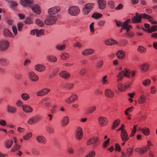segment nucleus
I'll return each instance as SVG.
<instances>
[{
    "label": "nucleus",
    "instance_id": "nucleus-3",
    "mask_svg": "<svg viewBox=\"0 0 157 157\" xmlns=\"http://www.w3.org/2000/svg\"><path fill=\"white\" fill-rule=\"evenodd\" d=\"M94 4L89 3L86 4L82 9L83 14L84 15L87 14L94 7Z\"/></svg>",
    "mask_w": 157,
    "mask_h": 157
},
{
    "label": "nucleus",
    "instance_id": "nucleus-44",
    "mask_svg": "<svg viewBox=\"0 0 157 157\" xmlns=\"http://www.w3.org/2000/svg\"><path fill=\"white\" fill-rule=\"evenodd\" d=\"M138 51L141 53H144L146 52V49L142 46H140L138 48Z\"/></svg>",
    "mask_w": 157,
    "mask_h": 157
},
{
    "label": "nucleus",
    "instance_id": "nucleus-30",
    "mask_svg": "<svg viewBox=\"0 0 157 157\" xmlns=\"http://www.w3.org/2000/svg\"><path fill=\"white\" fill-rule=\"evenodd\" d=\"M95 51L93 49H90L85 50L82 52V54L85 56H87L92 54L94 53Z\"/></svg>",
    "mask_w": 157,
    "mask_h": 157
},
{
    "label": "nucleus",
    "instance_id": "nucleus-42",
    "mask_svg": "<svg viewBox=\"0 0 157 157\" xmlns=\"http://www.w3.org/2000/svg\"><path fill=\"white\" fill-rule=\"evenodd\" d=\"M20 147H21V146L20 145H18V144H16L14 145L13 147L11 149V152H15L19 150L20 148Z\"/></svg>",
    "mask_w": 157,
    "mask_h": 157
},
{
    "label": "nucleus",
    "instance_id": "nucleus-6",
    "mask_svg": "<svg viewBox=\"0 0 157 157\" xmlns=\"http://www.w3.org/2000/svg\"><path fill=\"white\" fill-rule=\"evenodd\" d=\"M56 17L55 16H49L44 21V23L47 25H51L56 23Z\"/></svg>",
    "mask_w": 157,
    "mask_h": 157
},
{
    "label": "nucleus",
    "instance_id": "nucleus-18",
    "mask_svg": "<svg viewBox=\"0 0 157 157\" xmlns=\"http://www.w3.org/2000/svg\"><path fill=\"white\" fill-rule=\"evenodd\" d=\"M50 91V89H44L37 92L36 93V95L39 96H42L47 94Z\"/></svg>",
    "mask_w": 157,
    "mask_h": 157
},
{
    "label": "nucleus",
    "instance_id": "nucleus-5",
    "mask_svg": "<svg viewBox=\"0 0 157 157\" xmlns=\"http://www.w3.org/2000/svg\"><path fill=\"white\" fill-rule=\"evenodd\" d=\"M128 77V71L127 70L124 69L122 71L119 72L118 74L117 77V81L120 82L122 81L124 77Z\"/></svg>",
    "mask_w": 157,
    "mask_h": 157
},
{
    "label": "nucleus",
    "instance_id": "nucleus-52",
    "mask_svg": "<svg viewBox=\"0 0 157 157\" xmlns=\"http://www.w3.org/2000/svg\"><path fill=\"white\" fill-rule=\"evenodd\" d=\"M47 59L48 60L51 62H55L57 60L56 58L52 56H48Z\"/></svg>",
    "mask_w": 157,
    "mask_h": 157
},
{
    "label": "nucleus",
    "instance_id": "nucleus-27",
    "mask_svg": "<svg viewBox=\"0 0 157 157\" xmlns=\"http://www.w3.org/2000/svg\"><path fill=\"white\" fill-rule=\"evenodd\" d=\"M97 107L95 105H93L90 108L87 109L86 110V113L87 114L92 113L97 110Z\"/></svg>",
    "mask_w": 157,
    "mask_h": 157
},
{
    "label": "nucleus",
    "instance_id": "nucleus-57",
    "mask_svg": "<svg viewBox=\"0 0 157 157\" xmlns=\"http://www.w3.org/2000/svg\"><path fill=\"white\" fill-rule=\"evenodd\" d=\"M82 46V45L81 43L78 42H76L73 44V47H74L78 48H81Z\"/></svg>",
    "mask_w": 157,
    "mask_h": 157
},
{
    "label": "nucleus",
    "instance_id": "nucleus-16",
    "mask_svg": "<svg viewBox=\"0 0 157 157\" xmlns=\"http://www.w3.org/2000/svg\"><path fill=\"white\" fill-rule=\"evenodd\" d=\"M60 10V7L59 6H55L49 9L48 10V13L50 14H55L58 13Z\"/></svg>",
    "mask_w": 157,
    "mask_h": 157
},
{
    "label": "nucleus",
    "instance_id": "nucleus-48",
    "mask_svg": "<svg viewBox=\"0 0 157 157\" xmlns=\"http://www.w3.org/2000/svg\"><path fill=\"white\" fill-rule=\"evenodd\" d=\"M133 151L131 147H129L127 149L126 153L127 155V157H130Z\"/></svg>",
    "mask_w": 157,
    "mask_h": 157
},
{
    "label": "nucleus",
    "instance_id": "nucleus-64",
    "mask_svg": "<svg viewBox=\"0 0 157 157\" xmlns=\"http://www.w3.org/2000/svg\"><path fill=\"white\" fill-rule=\"evenodd\" d=\"M32 153L34 155H36L39 154L40 153V151L37 149H33L32 150Z\"/></svg>",
    "mask_w": 157,
    "mask_h": 157
},
{
    "label": "nucleus",
    "instance_id": "nucleus-36",
    "mask_svg": "<svg viewBox=\"0 0 157 157\" xmlns=\"http://www.w3.org/2000/svg\"><path fill=\"white\" fill-rule=\"evenodd\" d=\"M125 55V53L122 50L118 51L117 54V56L120 59H122L124 56Z\"/></svg>",
    "mask_w": 157,
    "mask_h": 157
},
{
    "label": "nucleus",
    "instance_id": "nucleus-1",
    "mask_svg": "<svg viewBox=\"0 0 157 157\" xmlns=\"http://www.w3.org/2000/svg\"><path fill=\"white\" fill-rule=\"evenodd\" d=\"M80 10L78 7L76 6L70 7L68 10V13L70 15L76 16L79 14Z\"/></svg>",
    "mask_w": 157,
    "mask_h": 157
},
{
    "label": "nucleus",
    "instance_id": "nucleus-7",
    "mask_svg": "<svg viewBox=\"0 0 157 157\" xmlns=\"http://www.w3.org/2000/svg\"><path fill=\"white\" fill-rule=\"evenodd\" d=\"M98 123L101 127L107 125L109 122L108 119L105 117H100L98 119Z\"/></svg>",
    "mask_w": 157,
    "mask_h": 157
},
{
    "label": "nucleus",
    "instance_id": "nucleus-12",
    "mask_svg": "<svg viewBox=\"0 0 157 157\" xmlns=\"http://www.w3.org/2000/svg\"><path fill=\"white\" fill-rule=\"evenodd\" d=\"M120 137L122 141H127L129 140L128 135L126 130L121 131Z\"/></svg>",
    "mask_w": 157,
    "mask_h": 157
},
{
    "label": "nucleus",
    "instance_id": "nucleus-53",
    "mask_svg": "<svg viewBox=\"0 0 157 157\" xmlns=\"http://www.w3.org/2000/svg\"><path fill=\"white\" fill-rule=\"evenodd\" d=\"M95 155V152L94 151H91L89 152L85 157H93Z\"/></svg>",
    "mask_w": 157,
    "mask_h": 157
},
{
    "label": "nucleus",
    "instance_id": "nucleus-31",
    "mask_svg": "<svg viewBox=\"0 0 157 157\" xmlns=\"http://www.w3.org/2000/svg\"><path fill=\"white\" fill-rule=\"evenodd\" d=\"M141 130L142 133L145 136H148L150 134L149 128L146 127L144 128H141Z\"/></svg>",
    "mask_w": 157,
    "mask_h": 157
},
{
    "label": "nucleus",
    "instance_id": "nucleus-63",
    "mask_svg": "<svg viewBox=\"0 0 157 157\" xmlns=\"http://www.w3.org/2000/svg\"><path fill=\"white\" fill-rule=\"evenodd\" d=\"M115 150L116 151H120L121 150V148L120 145L116 143L115 144Z\"/></svg>",
    "mask_w": 157,
    "mask_h": 157
},
{
    "label": "nucleus",
    "instance_id": "nucleus-41",
    "mask_svg": "<svg viewBox=\"0 0 157 157\" xmlns=\"http://www.w3.org/2000/svg\"><path fill=\"white\" fill-rule=\"evenodd\" d=\"M134 109V107L131 106L125 109L124 111V113L126 116L129 115V113L132 112Z\"/></svg>",
    "mask_w": 157,
    "mask_h": 157
},
{
    "label": "nucleus",
    "instance_id": "nucleus-14",
    "mask_svg": "<svg viewBox=\"0 0 157 157\" xmlns=\"http://www.w3.org/2000/svg\"><path fill=\"white\" fill-rule=\"evenodd\" d=\"M20 3L23 6L30 7L31 5L33 4V2L32 0H21Z\"/></svg>",
    "mask_w": 157,
    "mask_h": 157
},
{
    "label": "nucleus",
    "instance_id": "nucleus-46",
    "mask_svg": "<svg viewBox=\"0 0 157 157\" xmlns=\"http://www.w3.org/2000/svg\"><path fill=\"white\" fill-rule=\"evenodd\" d=\"M102 16V15L101 14L97 13H95L92 14V17L95 19H98L101 17Z\"/></svg>",
    "mask_w": 157,
    "mask_h": 157
},
{
    "label": "nucleus",
    "instance_id": "nucleus-37",
    "mask_svg": "<svg viewBox=\"0 0 157 157\" xmlns=\"http://www.w3.org/2000/svg\"><path fill=\"white\" fill-rule=\"evenodd\" d=\"M13 143V140H7L5 142V145L6 148H9L11 147Z\"/></svg>",
    "mask_w": 157,
    "mask_h": 157
},
{
    "label": "nucleus",
    "instance_id": "nucleus-54",
    "mask_svg": "<svg viewBox=\"0 0 157 157\" xmlns=\"http://www.w3.org/2000/svg\"><path fill=\"white\" fill-rule=\"evenodd\" d=\"M8 63V61L4 59H0V64L3 66H5Z\"/></svg>",
    "mask_w": 157,
    "mask_h": 157
},
{
    "label": "nucleus",
    "instance_id": "nucleus-9",
    "mask_svg": "<svg viewBox=\"0 0 157 157\" xmlns=\"http://www.w3.org/2000/svg\"><path fill=\"white\" fill-rule=\"evenodd\" d=\"M10 43L7 41L2 40L0 42V50L5 51L9 47Z\"/></svg>",
    "mask_w": 157,
    "mask_h": 157
},
{
    "label": "nucleus",
    "instance_id": "nucleus-60",
    "mask_svg": "<svg viewBox=\"0 0 157 157\" xmlns=\"http://www.w3.org/2000/svg\"><path fill=\"white\" fill-rule=\"evenodd\" d=\"M36 24L42 27L44 25L43 22L38 19L36 20Z\"/></svg>",
    "mask_w": 157,
    "mask_h": 157
},
{
    "label": "nucleus",
    "instance_id": "nucleus-45",
    "mask_svg": "<svg viewBox=\"0 0 157 157\" xmlns=\"http://www.w3.org/2000/svg\"><path fill=\"white\" fill-rule=\"evenodd\" d=\"M21 97L25 101L29 99L30 98L29 94L26 93L22 94H21Z\"/></svg>",
    "mask_w": 157,
    "mask_h": 157
},
{
    "label": "nucleus",
    "instance_id": "nucleus-20",
    "mask_svg": "<svg viewBox=\"0 0 157 157\" xmlns=\"http://www.w3.org/2000/svg\"><path fill=\"white\" fill-rule=\"evenodd\" d=\"M97 3L98 8L101 10L105 9L106 6V2L103 0H97Z\"/></svg>",
    "mask_w": 157,
    "mask_h": 157
},
{
    "label": "nucleus",
    "instance_id": "nucleus-50",
    "mask_svg": "<svg viewBox=\"0 0 157 157\" xmlns=\"http://www.w3.org/2000/svg\"><path fill=\"white\" fill-rule=\"evenodd\" d=\"M32 136V133L29 132L23 136V138L24 140H29Z\"/></svg>",
    "mask_w": 157,
    "mask_h": 157
},
{
    "label": "nucleus",
    "instance_id": "nucleus-33",
    "mask_svg": "<svg viewBox=\"0 0 157 157\" xmlns=\"http://www.w3.org/2000/svg\"><path fill=\"white\" fill-rule=\"evenodd\" d=\"M140 15H141V18L142 17L144 19H147L149 21H151L153 20V18L152 17L146 13H142L140 14Z\"/></svg>",
    "mask_w": 157,
    "mask_h": 157
},
{
    "label": "nucleus",
    "instance_id": "nucleus-62",
    "mask_svg": "<svg viewBox=\"0 0 157 157\" xmlns=\"http://www.w3.org/2000/svg\"><path fill=\"white\" fill-rule=\"evenodd\" d=\"M103 63V62L102 60L100 61L97 63L96 67L101 68L102 67Z\"/></svg>",
    "mask_w": 157,
    "mask_h": 157
},
{
    "label": "nucleus",
    "instance_id": "nucleus-51",
    "mask_svg": "<svg viewBox=\"0 0 157 157\" xmlns=\"http://www.w3.org/2000/svg\"><path fill=\"white\" fill-rule=\"evenodd\" d=\"M46 131L50 133H53L54 132V129L48 126L46 128Z\"/></svg>",
    "mask_w": 157,
    "mask_h": 157
},
{
    "label": "nucleus",
    "instance_id": "nucleus-4",
    "mask_svg": "<svg viewBox=\"0 0 157 157\" xmlns=\"http://www.w3.org/2000/svg\"><path fill=\"white\" fill-rule=\"evenodd\" d=\"M99 141V138L98 136H94L88 139L86 142L87 145L91 144L94 146L97 145Z\"/></svg>",
    "mask_w": 157,
    "mask_h": 157
},
{
    "label": "nucleus",
    "instance_id": "nucleus-15",
    "mask_svg": "<svg viewBox=\"0 0 157 157\" xmlns=\"http://www.w3.org/2000/svg\"><path fill=\"white\" fill-rule=\"evenodd\" d=\"M29 78L31 81L36 82L39 79L38 76L33 72H31L29 74Z\"/></svg>",
    "mask_w": 157,
    "mask_h": 157
},
{
    "label": "nucleus",
    "instance_id": "nucleus-43",
    "mask_svg": "<svg viewBox=\"0 0 157 157\" xmlns=\"http://www.w3.org/2000/svg\"><path fill=\"white\" fill-rule=\"evenodd\" d=\"M86 72V69L85 68H82L79 72V75L81 76H84Z\"/></svg>",
    "mask_w": 157,
    "mask_h": 157
},
{
    "label": "nucleus",
    "instance_id": "nucleus-11",
    "mask_svg": "<svg viewBox=\"0 0 157 157\" xmlns=\"http://www.w3.org/2000/svg\"><path fill=\"white\" fill-rule=\"evenodd\" d=\"M59 76L64 79H67L71 77L70 74L66 71H61L59 74Z\"/></svg>",
    "mask_w": 157,
    "mask_h": 157
},
{
    "label": "nucleus",
    "instance_id": "nucleus-2",
    "mask_svg": "<svg viewBox=\"0 0 157 157\" xmlns=\"http://www.w3.org/2000/svg\"><path fill=\"white\" fill-rule=\"evenodd\" d=\"M123 28L125 29L126 33H125V35L128 37L132 38L135 35L132 32H129L130 29L132 28V27L128 25L127 22H125L124 25L123 26Z\"/></svg>",
    "mask_w": 157,
    "mask_h": 157
},
{
    "label": "nucleus",
    "instance_id": "nucleus-56",
    "mask_svg": "<svg viewBox=\"0 0 157 157\" xmlns=\"http://www.w3.org/2000/svg\"><path fill=\"white\" fill-rule=\"evenodd\" d=\"M108 5L111 9H113L115 7L114 3L113 1H109L108 2Z\"/></svg>",
    "mask_w": 157,
    "mask_h": 157
},
{
    "label": "nucleus",
    "instance_id": "nucleus-34",
    "mask_svg": "<svg viewBox=\"0 0 157 157\" xmlns=\"http://www.w3.org/2000/svg\"><path fill=\"white\" fill-rule=\"evenodd\" d=\"M117 42L113 39H109L105 41V43L107 45H112L116 44Z\"/></svg>",
    "mask_w": 157,
    "mask_h": 157
},
{
    "label": "nucleus",
    "instance_id": "nucleus-23",
    "mask_svg": "<svg viewBox=\"0 0 157 157\" xmlns=\"http://www.w3.org/2000/svg\"><path fill=\"white\" fill-rule=\"evenodd\" d=\"M147 98V97L144 94L141 95L138 98V103L140 104H143L146 101Z\"/></svg>",
    "mask_w": 157,
    "mask_h": 157
},
{
    "label": "nucleus",
    "instance_id": "nucleus-59",
    "mask_svg": "<svg viewBox=\"0 0 157 157\" xmlns=\"http://www.w3.org/2000/svg\"><path fill=\"white\" fill-rule=\"evenodd\" d=\"M66 46L65 45H59L56 46V48L59 50H62L65 48Z\"/></svg>",
    "mask_w": 157,
    "mask_h": 157
},
{
    "label": "nucleus",
    "instance_id": "nucleus-29",
    "mask_svg": "<svg viewBox=\"0 0 157 157\" xmlns=\"http://www.w3.org/2000/svg\"><path fill=\"white\" fill-rule=\"evenodd\" d=\"M22 109L23 111L26 113L32 112L33 111V108L30 106L25 105L22 106Z\"/></svg>",
    "mask_w": 157,
    "mask_h": 157
},
{
    "label": "nucleus",
    "instance_id": "nucleus-17",
    "mask_svg": "<svg viewBox=\"0 0 157 157\" xmlns=\"http://www.w3.org/2000/svg\"><path fill=\"white\" fill-rule=\"evenodd\" d=\"M33 11L35 13L37 14H40L41 13V11L40 6L38 5H35L34 6L31 5L30 7Z\"/></svg>",
    "mask_w": 157,
    "mask_h": 157
},
{
    "label": "nucleus",
    "instance_id": "nucleus-10",
    "mask_svg": "<svg viewBox=\"0 0 157 157\" xmlns=\"http://www.w3.org/2000/svg\"><path fill=\"white\" fill-rule=\"evenodd\" d=\"M75 136L76 139L81 140L83 137V133L82 128L80 127H78L76 130Z\"/></svg>",
    "mask_w": 157,
    "mask_h": 157
},
{
    "label": "nucleus",
    "instance_id": "nucleus-40",
    "mask_svg": "<svg viewBox=\"0 0 157 157\" xmlns=\"http://www.w3.org/2000/svg\"><path fill=\"white\" fill-rule=\"evenodd\" d=\"M120 121L119 119H116L114 122L113 126L112 128V130H114L115 128L117 127L119 125Z\"/></svg>",
    "mask_w": 157,
    "mask_h": 157
},
{
    "label": "nucleus",
    "instance_id": "nucleus-38",
    "mask_svg": "<svg viewBox=\"0 0 157 157\" xmlns=\"http://www.w3.org/2000/svg\"><path fill=\"white\" fill-rule=\"evenodd\" d=\"M151 81L149 79H146L142 82V85L144 86H147L150 85L151 83Z\"/></svg>",
    "mask_w": 157,
    "mask_h": 157
},
{
    "label": "nucleus",
    "instance_id": "nucleus-22",
    "mask_svg": "<svg viewBox=\"0 0 157 157\" xmlns=\"http://www.w3.org/2000/svg\"><path fill=\"white\" fill-rule=\"evenodd\" d=\"M36 140L38 143L42 144H45L46 142L45 138L42 136H36Z\"/></svg>",
    "mask_w": 157,
    "mask_h": 157
},
{
    "label": "nucleus",
    "instance_id": "nucleus-55",
    "mask_svg": "<svg viewBox=\"0 0 157 157\" xmlns=\"http://www.w3.org/2000/svg\"><path fill=\"white\" fill-rule=\"evenodd\" d=\"M44 31L43 29H40L38 31L37 29V32L36 36H39L40 35H43L44 34Z\"/></svg>",
    "mask_w": 157,
    "mask_h": 157
},
{
    "label": "nucleus",
    "instance_id": "nucleus-19",
    "mask_svg": "<svg viewBox=\"0 0 157 157\" xmlns=\"http://www.w3.org/2000/svg\"><path fill=\"white\" fill-rule=\"evenodd\" d=\"M105 96L109 98H113L114 96V92L110 89H106L105 91Z\"/></svg>",
    "mask_w": 157,
    "mask_h": 157
},
{
    "label": "nucleus",
    "instance_id": "nucleus-58",
    "mask_svg": "<svg viewBox=\"0 0 157 157\" xmlns=\"http://www.w3.org/2000/svg\"><path fill=\"white\" fill-rule=\"evenodd\" d=\"M107 76H105L103 77L102 79V82L103 84H106L108 83V82L106 79Z\"/></svg>",
    "mask_w": 157,
    "mask_h": 157
},
{
    "label": "nucleus",
    "instance_id": "nucleus-24",
    "mask_svg": "<svg viewBox=\"0 0 157 157\" xmlns=\"http://www.w3.org/2000/svg\"><path fill=\"white\" fill-rule=\"evenodd\" d=\"M74 84L72 83H66L63 85V88L67 90H71L74 87Z\"/></svg>",
    "mask_w": 157,
    "mask_h": 157
},
{
    "label": "nucleus",
    "instance_id": "nucleus-8",
    "mask_svg": "<svg viewBox=\"0 0 157 157\" xmlns=\"http://www.w3.org/2000/svg\"><path fill=\"white\" fill-rule=\"evenodd\" d=\"M78 98V96L75 94H72L69 97L66 98L64 101L67 104H71L76 101Z\"/></svg>",
    "mask_w": 157,
    "mask_h": 157
},
{
    "label": "nucleus",
    "instance_id": "nucleus-25",
    "mask_svg": "<svg viewBox=\"0 0 157 157\" xmlns=\"http://www.w3.org/2000/svg\"><path fill=\"white\" fill-rule=\"evenodd\" d=\"M128 86H124L122 83H120L117 85V88L118 90L121 92H123L128 88Z\"/></svg>",
    "mask_w": 157,
    "mask_h": 157
},
{
    "label": "nucleus",
    "instance_id": "nucleus-47",
    "mask_svg": "<svg viewBox=\"0 0 157 157\" xmlns=\"http://www.w3.org/2000/svg\"><path fill=\"white\" fill-rule=\"evenodd\" d=\"M149 149L148 147H144L140 148L139 150V152L140 154H143L147 151Z\"/></svg>",
    "mask_w": 157,
    "mask_h": 157
},
{
    "label": "nucleus",
    "instance_id": "nucleus-28",
    "mask_svg": "<svg viewBox=\"0 0 157 157\" xmlns=\"http://www.w3.org/2000/svg\"><path fill=\"white\" fill-rule=\"evenodd\" d=\"M4 35L7 37H13V36L12 33L7 29H5L3 31Z\"/></svg>",
    "mask_w": 157,
    "mask_h": 157
},
{
    "label": "nucleus",
    "instance_id": "nucleus-49",
    "mask_svg": "<svg viewBox=\"0 0 157 157\" xmlns=\"http://www.w3.org/2000/svg\"><path fill=\"white\" fill-rule=\"evenodd\" d=\"M61 58L63 60H66L68 59L69 57V54L67 53H63L61 54Z\"/></svg>",
    "mask_w": 157,
    "mask_h": 157
},
{
    "label": "nucleus",
    "instance_id": "nucleus-13",
    "mask_svg": "<svg viewBox=\"0 0 157 157\" xmlns=\"http://www.w3.org/2000/svg\"><path fill=\"white\" fill-rule=\"evenodd\" d=\"M141 15H139L138 13H136L135 16L132 19V22L133 23H140L141 21Z\"/></svg>",
    "mask_w": 157,
    "mask_h": 157
},
{
    "label": "nucleus",
    "instance_id": "nucleus-39",
    "mask_svg": "<svg viewBox=\"0 0 157 157\" xmlns=\"http://www.w3.org/2000/svg\"><path fill=\"white\" fill-rule=\"evenodd\" d=\"M69 122V118L67 116L64 117L62 121V124L63 125H66Z\"/></svg>",
    "mask_w": 157,
    "mask_h": 157
},
{
    "label": "nucleus",
    "instance_id": "nucleus-35",
    "mask_svg": "<svg viewBox=\"0 0 157 157\" xmlns=\"http://www.w3.org/2000/svg\"><path fill=\"white\" fill-rule=\"evenodd\" d=\"M7 111L10 113H14L16 111V109L15 108L10 105H8L7 107Z\"/></svg>",
    "mask_w": 157,
    "mask_h": 157
},
{
    "label": "nucleus",
    "instance_id": "nucleus-21",
    "mask_svg": "<svg viewBox=\"0 0 157 157\" xmlns=\"http://www.w3.org/2000/svg\"><path fill=\"white\" fill-rule=\"evenodd\" d=\"M150 65L148 63H144L141 65L140 67L141 70L144 72H146L148 70Z\"/></svg>",
    "mask_w": 157,
    "mask_h": 157
},
{
    "label": "nucleus",
    "instance_id": "nucleus-61",
    "mask_svg": "<svg viewBox=\"0 0 157 157\" xmlns=\"http://www.w3.org/2000/svg\"><path fill=\"white\" fill-rule=\"evenodd\" d=\"M10 6L12 7H16L17 6L18 4L17 2L11 1L10 2Z\"/></svg>",
    "mask_w": 157,
    "mask_h": 157
},
{
    "label": "nucleus",
    "instance_id": "nucleus-32",
    "mask_svg": "<svg viewBox=\"0 0 157 157\" xmlns=\"http://www.w3.org/2000/svg\"><path fill=\"white\" fill-rule=\"evenodd\" d=\"M35 69L39 72H42L45 70V67L44 66L40 64L36 65L35 67Z\"/></svg>",
    "mask_w": 157,
    "mask_h": 157
},
{
    "label": "nucleus",
    "instance_id": "nucleus-26",
    "mask_svg": "<svg viewBox=\"0 0 157 157\" xmlns=\"http://www.w3.org/2000/svg\"><path fill=\"white\" fill-rule=\"evenodd\" d=\"M38 121V118L37 117H32L29 119L27 121V123L29 124H33L36 123Z\"/></svg>",
    "mask_w": 157,
    "mask_h": 157
}]
</instances>
